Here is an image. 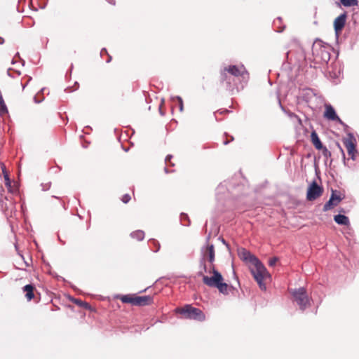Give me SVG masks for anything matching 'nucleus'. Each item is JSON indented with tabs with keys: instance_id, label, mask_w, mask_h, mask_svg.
Wrapping results in <instances>:
<instances>
[{
	"instance_id": "a211bd4d",
	"label": "nucleus",
	"mask_w": 359,
	"mask_h": 359,
	"mask_svg": "<svg viewBox=\"0 0 359 359\" xmlns=\"http://www.w3.org/2000/svg\"><path fill=\"white\" fill-rule=\"evenodd\" d=\"M311 139L313 144L317 149H321L323 148L322 142L315 131L311 133Z\"/></svg>"
},
{
	"instance_id": "423d86ee",
	"label": "nucleus",
	"mask_w": 359,
	"mask_h": 359,
	"mask_svg": "<svg viewBox=\"0 0 359 359\" xmlns=\"http://www.w3.org/2000/svg\"><path fill=\"white\" fill-rule=\"evenodd\" d=\"M344 147H346L348 154L351 158L353 161L356 158V140L353 136L348 135L347 137H345L342 140Z\"/></svg>"
},
{
	"instance_id": "f257e3e1",
	"label": "nucleus",
	"mask_w": 359,
	"mask_h": 359,
	"mask_svg": "<svg viewBox=\"0 0 359 359\" xmlns=\"http://www.w3.org/2000/svg\"><path fill=\"white\" fill-rule=\"evenodd\" d=\"M203 271H201L198 273L199 276H202L203 283L210 287L217 288L220 293L223 294H228L231 286L224 282V278L222 274L215 269L214 264H212L210 267L208 273L212 274L211 276H208L204 274V272H208L207 266L205 264L203 265Z\"/></svg>"
},
{
	"instance_id": "b1692460",
	"label": "nucleus",
	"mask_w": 359,
	"mask_h": 359,
	"mask_svg": "<svg viewBox=\"0 0 359 359\" xmlns=\"http://www.w3.org/2000/svg\"><path fill=\"white\" fill-rule=\"evenodd\" d=\"M176 100L177 101L180 111H183L184 104H183V100H182V97L178 96L176 97Z\"/></svg>"
},
{
	"instance_id": "7c9ffc66",
	"label": "nucleus",
	"mask_w": 359,
	"mask_h": 359,
	"mask_svg": "<svg viewBox=\"0 0 359 359\" xmlns=\"http://www.w3.org/2000/svg\"><path fill=\"white\" fill-rule=\"evenodd\" d=\"M4 39L0 37V44H2L4 43Z\"/></svg>"
},
{
	"instance_id": "4be33fe9",
	"label": "nucleus",
	"mask_w": 359,
	"mask_h": 359,
	"mask_svg": "<svg viewBox=\"0 0 359 359\" xmlns=\"http://www.w3.org/2000/svg\"><path fill=\"white\" fill-rule=\"evenodd\" d=\"M341 4L344 6L349 7L358 4V0H340Z\"/></svg>"
},
{
	"instance_id": "412c9836",
	"label": "nucleus",
	"mask_w": 359,
	"mask_h": 359,
	"mask_svg": "<svg viewBox=\"0 0 359 359\" xmlns=\"http://www.w3.org/2000/svg\"><path fill=\"white\" fill-rule=\"evenodd\" d=\"M130 236L132 238L137 240L138 241H141L144 238V232L141 230H137L131 233Z\"/></svg>"
},
{
	"instance_id": "9b49d317",
	"label": "nucleus",
	"mask_w": 359,
	"mask_h": 359,
	"mask_svg": "<svg viewBox=\"0 0 359 359\" xmlns=\"http://www.w3.org/2000/svg\"><path fill=\"white\" fill-rule=\"evenodd\" d=\"M346 20V15L345 13L340 15L334 21V28L337 34L341 32L344 27Z\"/></svg>"
},
{
	"instance_id": "7ed1b4c3",
	"label": "nucleus",
	"mask_w": 359,
	"mask_h": 359,
	"mask_svg": "<svg viewBox=\"0 0 359 359\" xmlns=\"http://www.w3.org/2000/svg\"><path fill=\"white\" fill-rule=\"evenodd\" d=\"M175 312L182 315V317L184 318L198 321H203L205 319V316L201 309L193 307L190 304H187L183 307L177 308L175 309Z\"/></svg>"
},
{
	"instance_id": "6ab92c4d",
	"label": "nucleus",
	"mask_w": 359,
	"mask_h": 359,
	"mask_svg": "<svg viewBox=\"0 0 359 359\" xmlns=\"http://www.w3.org/2000/svg\"><path fill=\"white\" fill-rule=\"evenodd\" d=\"M205 256L208 257L209 262L212 264L215 259V248L213 245L207 247Z\"/></svg>"
},
{
	"instance_id": "9d476101",
	"label": "nucleus",
	"mask_w": 359,
	"mask_h": 359,
	"mask_svg": "<svg viewBox=\"0 0 359 359\" xmlns=\"http://www.w3.org/2000/svg\"><path fill=\"white\" fill-rule=\"evenodd\" d=\"M324 117L330 121H336L340 123H342L340 118L337 115L336 111L333 107L330 104H325V111L323 114Z\"/></svg>"
},
{
	"instance_id": "c85d7f7f",
	"label": "nucleus",
	"mask_w": 359,
	"mask_h": 359,
	"mask_svg": "<svg viewBox=\"0 0 359 359\" xmlns=\"http://www.w3.org/2000/svg\"><path fill=\"white\" fill-rule=\"evenodd\" d=\"M337 146H338V147L339 148V149H340V151L341 152L343 158H345V154H344V151L343 149L341 147L339 144H337Z\"/></svg>"
},
{
	"instance_id": "bb28decb",
	"label": "nucleus",
	"mask_w": 359,
	"mask_h": 359,
	"mask_svg": "<svg viewBox=\"0 0 359 359\" xmlns=\"http://www.w3.org/2000/svg\"><path fill=\"white\" fill-rule=\"evenodd\" d=\"M277 262H278V258L273 257V258L269 259V264L271 266H273L276 264Z\"/></svg>"
},
{
	"instance_id": "0eeeda50",
	"label": "nucleus",
	"mask_w": 359,
	"mask_h": 359,
	"mask_svg": "<svg viewBox=\"0 0 359 359\" xmlns=\"http://www.w3.org/2000/svg\"><path fill=\"white\" fill-rule=\"evenodd\" d=\"M343 197H341V195L339 191L332 190L330 198L329 201L324 205L323 210L326 212L334 208L340 203Z\"/></svg>"
},
{
	"instance_id": "f3484780",
	"label": "nucleus",
	"mask_w": 359,
	"mask_h": 359,
	"mask_svg": "<svg viewBox=\"0 0 359 359\" xmlns=\"http://www.w3.org/2000/svg\"><path fill=\"white\" fill-rule=\"evenodd\" d=\"M1 165L4 177L5 185L6 186V187L8 188V189L10 192H13V189H12V187H11V182L9 178V175L6 171V167H5L4 164H3V163Z\"/></svg>"
},
{
	"instance_id": "39448f33",
	"label": "nucleus",
	"mask_w": 359,
	"mask_h": 359,
	"mask_svg": "<svg viewBox=\"0 0 359 359\" xmlns=\"http://www.w3.org/2000/svg\"><path fill=\"white\" fill-rule=\"evenodd\" d=\"M323 193V187L318 185L316 181H313L307 189L306 199L309 201H315L318 198L320 197Z\"/></svg>"
},
{
	"instance_id": "5701e85b",
	"label": "nucleus",
	"mask_w": 359,
	"mask_h": 359,
	"mask_svg": "<svg viewBox=\"0 0 359 359\" xmlns=\"http://www.w3.org/2000/svg\"><path fill=\"white\" fill-rule=\"evenodd\" d=\"M74 302L76 304H77V305H79V306H81V307H83V308H85V309H90V306L89 305V304H88V303H87V302H83V301H82V300H81V299H75L74 300Z\"/></svg>"
},
{
	"instance_id": "393cba45",
	"label": "nucleus",
	"mask_w": 359,
	"mask_h": 359,
	"mask_svg": "<svg viewBox=\"0 0 359 359\" xmlns=\"http://www.w3.org/2000/svg\"><path fill=\"white\" fill-rule=\"evenodd\" d=\"M131 199V197L129 194H124L122 198H121V201L124 203H128Z\"/></svg>"
},
{
	"instance_id": "f03ea898",
	"label": "nucleus",
	"mask_w": 359,
	"mask_h": 359,
	"mask_svg": "<svg viewBox=\"0 0 359 359\" xmlns=\"http://www.w3.org/2000/svg\"><path fill=\"white\" fill-rule=\"evenodd\" d=\"M253 262L251 264L250 271L257 282L262 290H265L266 286L264 280L270 278V274L267 271L266 267L257 258H252Z\"/></svg>"
},
{
	"instance_id": "473e14b6",
	"label": "nucleus",
	"mask_w": 359,
	"mask_h": 359,
	"mask_svg": "<svg viewBox=\"0 0 359 359\" xmlns=\"http://www.w3.org/2000/svg\"><path fill=\"white\" fill-rule=\"evenodd\" d=\"M20 86H22V89L25 88V85H22V83H20Z\"/></svg>"
},
{
	"instance_id": "2eb2a0df",
	"label": "nucleus",
	"mask_w": 359,
	"mask_h": 359,
	"mask_svg": "<svg viewBox=\"0 0 359 359\" xmlns=\"http://www.w3.org/2000/svg\"><path fill=\"white\" fill-rule=\"evenodd\" d=\"M153 297L147 296H137L136 295V306H142L150 305L153 303Z\"/></svg>"
},
{
	"instance_id": "4468645a",
	"label": "nucleus",
	"mask_w": 359,
	"mask_h": 359,
	"mask_svg": "<svg viewBox=\"0 0 359 359\" xmlns=\"http://www.w3.org/2000/svg\"><path fill=\"white\" fill-rule=\"evenodd\" d=\"M22 291L25 293L26 299L28 302L34 299L35 297L34 292L36 291L35 286L32 284H28L22 287Z\"/></svg>"
},
{
	"instance_id": "dca6fc26",
	"label": "nucleus",
	"mask_w": 359,
	"mask_h": 359,
	"mask_svg": "<svg viewBox=\"0 0 359 359\" xmlns=\"http://www.w3.org/2000/svg\"><path fill=\"white\" fill-rule=\"evenodd\" d=\"M334 220L336 223L340 225L348 226L350 224L349 219L348 217L344 215H337L334 217Z\"/></svg>"
},
{
	"instance_id": "ddd939ff",
	"label": "nucleus",
	"mask_w": 359,
	"mask_h": 359,
	"mask_svg": "<svg viewBox=\"0 0 359 359\" xmlns=\"http://www.w3.org/2000/svg\"><path fill=\"white\" fill-rule=\"evenodd\" d=\"M219 79L220 82L222 84H224L227 89H229L232 87V83L233 82V79L231 76L229 75V73L226 72L224 69H223L220 72Z\"/></svg>"
},
{
	"instance_id": "20e7f679",
	"label": "nucleus",
	"mask_w": 359,
	"mask_h": 359,
	"mask_svg": "<svg viewBox=\"0 0 359 359\" xmlns=\"http://www.w3.org/2000/svg\"><path fill=\"white\" fill-rule=\"evenodd\" d=\"M292 294L302 310H304L309 304V299L304 287L292 290Z\"/></svg>"
},
{
	"instance_id": "1a4fd4ad",
	"label": "nucleus",
	"mask_w": 359,
	"mask_h": 359,
	"mask_svg": "<svg viewBox=\"0 0 359 359\" xmlns=\"http://www.w3.org/2000/svg\"><path fill=\"white\" fill-rule=\"evenodd\" d=\"M231 76L235 77L243 76L247 72L245 67L243 65H229L224 68Z\"/></svg>"
},
{
	"instance_id": "2f4dec72",
	"label": "nucleus",
	"mask_w": 359,
	"mask_h": 359,
	"mask_svg": "<svg viewBox=\"0 0 359 359\" xmlns=\"http://www.w3.org/2000/svg\"><path fill=\"white\" fill-rule=\"evenodd\" d=\"M111 60V57L109 56V60H107V62H109Z\"/></svg>"
},
{
	"instance_id": "cd10ccee",
	"label": "nucleus",
	"mask_w": 359,
	"mask_h": 359,
	"mask_svg": "<svg viewBox=\"0 0 359 359\" xmlns=\"http://www.w3.org/2000/svg\"><path fill=\"white\" fill-rule=\"evenodd\" d=\"M172 158V156L168 155L165 158V163H169L170 165L174 166L175 164L171 161V158Z\"/></svg>"
},
{
	"instance_id": "c756f323",
	"label": "nucleus",
	"mask_w": 359,
	"mask_h": 359,
	"mask_svg": "<svg viewBox=\"0 0 359 359\" xmlns=\"http://www.w3.org/2000/svg\"><path fill=\"white\" fill-rule=\"evenodd\" d=\"M109 3L111 4L114 5L115 4V0H107Z\"/></svg>"
},
{
	"instance_id": "72a5a7b5",
	"label": "nucleus",
	"mask_w": 359,
	"mask_h": 359,
	"mask_svg": "<svg viewBox=\"0 0 359 359\" xmlns=\"http://www.w3.org/2000/svg\"><path fill=\"white\" fill-rule=\"evenodd\" d=\"M325 151L328 152L327 149L325 148Z\"/></svg>"
},
{
	"instance_id": "6e6552de",
	"label": "nucleus",
	"mask_w": 359,
	"mask_h": 359,
	"mask_svg": "<svg viewBox=\"0 0 359 359\" xmlns=\"http://www.w3.org/2000/svg\"><path fill=\"white\" fill-rule=\"evenodd\" d=\"M1 208L6 216L12 217L15 212V205L12 200L8 199L7 197H4L1 200Z\"/></svg>"
},
{
	"instance_id": "aec40b11",
	"label": "nucleus",
	"mask_w": 359,
	"mask_h": 359,
	"mask_svg": "<svg viewBox=\"0 0 359 359\" xmlns=\"http://www.w3.org/2000/svg\"><path fill=\"white\" fill-rule=\"evenodd\" d=\"M241 255L243 259L248 261L251 264L253 262L252 258H257L255 256L252 255L250 252L245 249L242 250L241 252Z\"/></svg>"
},
{
	"instance_id": "f8f14e48",
	"label": "nucleus",
	"mask_w": 359,
	"mask_h": 359,
	"mask_svg": "<svg viewBox=\"0 0 359 359\" xmlns=\"http://www.w3.org/2000/svg\"><path fill=\"white\" fill-rule=\"evenodd\" d=\"M136 295L135 294H117L115 296V298L121 300L124 304L136 306Z\"/></svg>"
},
{
	"instance_id": "a878e982",
	"label": "nucleus",
	"mask_w": 359,
	"mask_h": 359,
	"mask_svg": "<svg viewBox=\"0 0 359 359\" xmlns=\"http://www.w3.org/2000/svg\"><path fill=\"white\" fill-rule=\"evenodd\" d=\"M21 258L23 260V264H21V267H20L19 269H25L26 267L29 266L30 264L29 262L25 260V258L23 257V256H21Z\"/></svg>"
}]
</instances>
